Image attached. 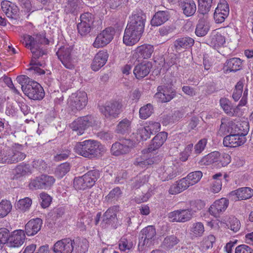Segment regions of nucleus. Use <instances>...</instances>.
I'll return each instance as SVG.
<instances>
[{
  "label": "nucleus",
  "mask_w": 253,
  "mask_h": 253,
  "mask_svg": "<svg viewBox=\"0 0 253 253\" xmlns=\"http://www.w3.org/2000/svg\"><path fill=\"white\" fill-rule=\"evenodd\" d=\"M159 178L163 181L172 179L177 175V168L173 164L169 166L165 165L157 169Z\"/></svg>",
  "instance_id": "15"
},
{
  "label": "nucleus",
  "mask_w": 253,
  "mask_h": 253,
  "mask_svg": "<svg viewBox=\"0 0 253 253\" xmlns=\"http://www.w3.org/2000/svg\"><path fill=\"white\" fill-rule=\"evenodd\" d=\"M119 248L121 251L130 250L133 247L132 237L131 236H124L119 241Z\"/></svg>",
  "instance_id": "45"
},
{
  "label": "nucleus",
  "mask_w": 253,
  "mask_h": 253,
  "mask_svg": "<svg viewBox=\"0 0 253 253\" xmlns=\"http://www.w3.org/2000/svg\"><path fill=\"white\" fill-rule=\"evenodd\" d=\"M115 34L114 29L108 27L103 30L96 38L93 43L95 48L102 47L108 44L113 39Z\"/></svg>",
  "instance_id": "10"
},
{
  "label": "nucleus",
  "mask_w": 253,
  "mask_h": 253,
  "mask_svg": "<svg viewBox=\"0 0 253 253\" xmlns=\"http://www.w3.org/2000/svg\"><path fill=\"white\" fill-rule=\"evenodd\" d=\"M41 199V205L43 208L48 207L51 202V198L47 194L42 192L40 195Z\"/></svg>",
  "instance_id": "64"
},
{
  "label": "nucleus",
  "mask_w": 253,
  "mask_h": 253,
  "mask_svg": "<svg viewBox=\"0 0 253 253\" xmlns=\"http://www.w3.org/2000/svg\"><path fill=\"white\" fill-rule=\"evenodd\" d=\"M91 222L88 216L84 215L79 218L77 226L81 231H85L86 230L87 225H89Z\"/></svg>",
  "instance_id": "57"
},
{
  "label": "nucleus",
  "mask_w": 253,
  "mask_h": 253,
  "mask_svg": "<svg viewBox=\"0 0 253 253\" xmlns=\"http://www.w3.org/2000/svg\"><path fill=\"white\" fill-rule=\"evenodd\" d=\"M23 43L25 44V46L29 48L30 50L31 48L37 46V43L34 42V37L31 36L26 35L23 37Z\"/></svg>",
  "instance_id": "62"
},
{
  "label": "nucleus",
  "mask_w": 253,
  "mask_h": 253,
  "mask_svg": "<svg viewBox=\"0 0 253 253\" xmlns=\"http://www.w3.org/2000/svg\"><path fill=\"white\" fill-rule=\"evenodd\" d=\"M152 67L150 62L141 63L135 67L133 73L137 79L143 78L149 74Z\"/></svg>",
  "instance_id": "28"
},
{
  "label": "nucleus",
  "mask_w": 253,
  "mask_h": 253,
  "mask_svg": "<svg viewBox=\"0 0 253 253\" xmlns=\"http://www.w3.org/2000/svg\"><path fill=\"white\" fill-rule=\"evenodd\" d=\"M88 246V242L85 238L77 237L72 239L73 253H85Z\"/></svg>",
  "instance_id": "26"
},
{
  "label": "nucleus",
  "mask_w": 253,
  "mask_h": 253,
  "mask_svg": "<svg viewBox=\"0 0 253 253\" xmlns=\"http://www.w3.org/2000/svg\"><path fill=\"white\" fill-rule=\"evenodd\" d=\"M231 162V157L227 153L220 154L217 158L216 166L217 167H225Z\"/></svg>",
  "instance_id": "53"
},
{
  "label": "nucleus",
  "mask_w": 253,
  "mask_h": 253,
  "mask_svg": "<svg viewBox=\"0 0 253 253\" xmlns=\"http://www.w3.org/2000/svg\"><path fill=\"white\" fill-rule=\"evenodd\" d=\"M29 172H30V169L28 165H18L14 169L15 174L17 178L24 176Z\"/></svg>",
  "instance_id": "54"
},
{
  "label": "nucleus",
  "mask_w": 253,
  "mask_h": 253,
  "mask_svg": "<svg viewBox=\"0 0 253 253\" xmlns=\"http://www.w3.org/2000/svg\"><path fill=\"white\" fill-rule=\"evenodd\" d=\"M220 105L225 113L230 117L238 115V107L233 106L231 102L226 98H221L219 100Z\"/></svg>",
  "instance_id": "30"
},
{
  "label": "nucleus",
  "mask_w": 253,
  "mask_h": 253,
  "mask_svg": "<svg viewBox=\"0 0 253 253\" xmlns=\"http://www.w3.org/2000/svg\"><path fill=\"white\" fill-rule=\"evenodd\" d=\"M188 188L183 178L174 182L169 187V194L171 195L178 194Z\"/></svg>",
  "instance_id": "39"
},
{
  "label": "nucleus",
  "mask_w": 253,
  "mask_h": 253,
  "mask_svg": "<svg viewBox=\"0 0 253 253\" xmlns=\"http://www.w3.org/2000/svg\"><path fill=\"white\" fill-rule=\"evenodd\" d=\"M218 10L220 13L222 12L225 15H229V7L228 4L225 0H220L215 11H217Z\"/></svg>",
  "instance_id": "61"
},
{
  "label": "nucleus",
  "mask_w": 253,
  "mask_h": 253,
  "mask_svg": "<svg viewBox=\"0 0 253 253\" xmlns=\"http://www.w3.org/2000/svg\"><path fill=\"white\" fill-rule=\"evenodd\" d=\"M22 147L18 145L12 148L0 149V163L13 164L23 160L26 154L21 151Z\"/></svg>",
  "instance_id": "2"
},
{
  "label": "nucleus",
  "mask_w": 253,
  "mask_h": 253,
  "mask_svg": "<svg viewBox=\"0 0 253 253\" xmlns=\"http://www.w3.org/2000/svg\"><path fill=\"white\" fill-rule=\"evenodd\" d=\"M131 129V121L124 119L118 124L116 131L118 133L126 134L128 133Z\"/></svg>",
  "instance_id": "43"
},
{
  "label": "nucleus",
  "mask_w": 253,
  "mask_h": 253,
  "mask_svg": "<svg viewBox=\"0 0 253 253\" xmlns=\"http://www.w3.org/2000/svg\"><path fill=\"white\" fill-rule=\"evenodd\" d=\"M26 85H22L21 89L24 94L29 98L33 100H41L44 96L42 86L37 82L31 81Z\"/></svg>",
  "instance_id": "5"
},
{
  "label": "nucleus",
  "mask_w": 253,
  "mask_h": 253,
  "mask_svg": "<svg viewBox=\"0 0 253 253\" xmlns=\"http://www.w3.org/2000/svg\"><path fill=\"white\" fill-rule=\"evenodd\" d=\"M25 239V233L24 230H15L10 234L7 246L12 248H19L23 244Z\"/></svg>",
  "instance_id": "16"
},
{
  "label": "nucleus",
  "mask_w": 253,
  "mask_h": 253,
  "mask_svg": "<svg viewBox=\"0 0 253 253\" xmlns=\"http://www.w3.org/2000/svg\"><path fill=\"white\" fill-rule=\"evenodd\" d=\"M143 33L126 26L123 37V42L127 46H132L140 40Z\"/></svg>",
  "instance_id": "17"
},
{
  "label": "nucleus",
  "mask_w": 253,
  "mask_h": 253,
  "mask_svg": "<svg viewBox=\"0 0 253 253\" xmlns=\"http://www.w3.org/2000/svg\"><path fill=\"white\" fill-rule=\"evenodd\" d=\"M142 236L139 240V247H150L156 236V230L153 226H148L141 231Z\"/></svg>",
  "instance_id": "12"
},
{
  "label": "nucleus",
  "mask_w": 253,
  "mask_h": 253,
  "mask_svg": "<svg viewBox=\"0 0 253 253\" xmlns=\"http://www.w3.org/2000/svg\"><path fill=\"white\" fill-rule=\"evenodd\" d=\"M55 253H73L72 239L66 238L57 241L53 246Z\"/></svg>",
  "instance_id": "19"
},
{
  "label": "nucleus",
  "mask_w": 253,
  "mask_h": 253,
  "mask_svg": "<svg viewBox=\"0 0 253 253\" xmlns=\"http://www.w3.org/2000/svg\"><path fill=\"white\" fill-rule=\"evenodd\" d=\"M94 17L93 14L89 12H85L83 13L80 16L81 22H82L85 24H87L90 26H94Z\"/></svg>",
  "instance_id": "60"
},
{
  "label": "nucleus",
  "mask_w": 253,
  "mask_h": 253,
  "mask_svg": "<svg viewBox=\"0 0 253 253\" xmlns=\"http://www.w3.org/2000/svg\"><path fill=\"white\" fill-rule=\"evenodd\" d=\"M246 140L243 135L230 134L224 138L223 143L226 147H236L244 144Z\"/></svg>",
  "instance_id": "22"
},
{
  "label": "nucleus",
  "mask_w": 253,
  "mask_h": 253,
  "mask_svg": "<svg viewBox=\"0 0 253 253\" xmlns=\"http://www.w3.org/2000/svg\"><path fill=\"white\" fill-rule=\"evenodd\" d=\"M12 206L8 200H2L0 202V217L6 216L11 211Z\"/></svg>",
  "instance_id": "50"
},
{
  "label": "nucleus",
  "mask_w": 253,
  "mask_h": 253,
  "mask_svg": "<svg viewBox=\"0 0 253 253\" xmlns=\"http://www.w3.org/2000/svg\"><path fill=\"white\" fill-rule=\"evenodd\" d=\"M122 192L120 188L119 187H116L109 192L105 198L106 200L108 202L118 199L120 196Z\"/></svg>",
  "instance_id": "63"
},
{
  "label": "nucleus",
  "mask_w": 253,
  "mask_h": 253,
  "mask_svg": "<svg viewBox=\"0 0 253 253\" xmlns=\"http://www.w3.org/2000/svg\"><path fill=\"white\" fill-rule=\"evenodd\" d=\"M157 91L154 96L158 101L162 103L170 101L175 95V92L171 89L165 85L159 86Z\"/></svg>",
  "instance_id": "18"
},
{
  "label": "nucleus",
  "mask_w": 253,
  "mask_h": 253,
  "mask_svg": "<svg viewBox=\"0 0 253 253\" xmlns=\"http://www.w3.org/2000/svg\"><path fill=\"white\" fill-rule=\"evenodd\" d=\"M169 18V12L168 11H159L155 13L151 20V25L153 26H158L167 21Z\"/></svg>",
  "instance_id": "35"
},
{
  "label": "nucleus",
  "mask_w": 253,
  "mask_h": 253,
  "mask_svg": "<svg viewBox=\"0 0 253 253\" xmlns=\"http://www.w3.org/2000/svg\"><path fill=\"white\" fill-rule=\"evenodd\" d=\"M253 195V190L249 187H242L233 191L229 196L233 200H243L249 199Z\"/></svg>",
  "instance_id": "23"
},
{
  "label": "nucleus",
  "mask_w": 253,
  "mask_h": 253,
  "mask_svg": "<svg viewBox=\"0 0 253 253\" xmlns=\"http://www.w3.org/2000/svg\"><path fill=\"white\" fill-rule=\"evenodd\" d=\"M195 212L191 209H179L169 212L168 218L173 222H185L189 221Z\"/></svg>",
  "instance_id": "7"
},
{
  "label": "nucleus",
  "mask_w": 253,
  "mask_h": 253,
  "mask_svg": "<svg viewBox=\"0 0 253 253\" xmlns=\"http://www.w3.org/2000/svg\"><path fill=\"white\" fill-rule=\"evenodd\" d=\"M74 187L77 190H84L88 188L83 176L74 178Z\"/></svg>",
  "instance_id": "58"
},
{
  "label": "nucleus",
  "mask_w": 253,
  "mask_h": 253,
  "mask_svg": "<svg viewBox=\"0 0 253 253\" xmlns=\"http://www.w3.org/2000/svg\"><path fill=\"white\" fill-rule=\"evenodd\" d=\"M167 138V133L162 131L158 133L152 140L148 148V151L151 152L159 148Z\"/></svg>",
  "instance_id": "29"
},
{
  "label": "nucleus",
  "mask_w": 253,
  "mask_h": 253,
  "mask_svg": "<svg viewBox=\"0 0 253 253\" xmlns=\"http://www.w3.org/2000/svg\"><path fill=\"white\" fill-rule=\"evenodd\" d=\"M179 241V239L175 235H169L165 238L162 245L165 248L170 249L178 244Z\"/></svg>",
  "instance_id": "46"
},
{
  "label": "nucleus",
  "mask_w": 253,
  "mask_h": 253,
  "mask_svg": "<svg viewBox=\"0 0 253 253\" xmlns=\"http://www.w3.org/2000/svg\"><path fill=\"white\" fill-rule=\"evenodd\" d=\"M194 43V40L189 37L179 38L173 42V46L176 50L188 48L191 47Z\"/></svg>",
  "instance_id": "34"
},
{
  "label": "nucleus",
  "mask_w": 253,
  "mask_h": 253,
  "mask_svg": "<svg viewBox=\"0 0 253 253\" xmlns=\"http://www.w3.org/2000/svg\"><path fill=\"white\" fill-rule=\"evenodd\" d=\"M156 162V158H147L145 156L137 158L133 164L139 168L147 169Z\"/></svg>",
  "instance_id": "38"
},
{
  "label": "nucleus",
  "mask_w": 253,
  "mask_h": 253,
  "mask_svg": "<svg viewBox=\"0 0 253 253\" xmlns=\"http://www.w3.org/2000/svg\"><path fill=\"white\" fill-rule=\"evenodd\" d=\"M119 210L120 207L118 206H114L108 209L103 214L102 226L107 227L109 225H113L117 220V213Z\"/></svg>",
  "instance_id": "20"
},
{
  "label": "nucleus",
  "mask_w": 253,
  "mask_h": 253,
  "mask_svg": "<svg viewBox=\"0 0 253 253\" xmlns=\"http://www.w3.org/2000/svg\"><path fill=\"white\" fill-rule=\"evenodd\" d=\"M210 45L215 49H217L225 43V38L221 33L214 31L211 34L210 40Z\"/></svg>",
  "instance_id": "32"
},
{
  "label": "nucleus",
  "mask_w": 253,
  "mask_h": 253,
  "mask_svg": "<svg viewBox=\"0 0 253 253\" xmlns=\"http://www.w3.org/2000/svg\"><path fill=\"white\" fill-rule=\"evenodd\" d=\"M42 224V221L40 218L30 220L25 225V233L28 236L36 235L41 230Z\"/></svg>",
  "instance_id": "24"
},
{
  "label": "nucleus",
  "mask_w": 253,
  "mask_h": 253,
  "mask_svg": "<svg viewBox=\"0 0 253 253\" xmlns=\"http://www.w3.org/2000/svg\"><path fill=\"white\" fill-rule=\"evenodd\" d=\"M88 98L84 91H77L72 93L68 99L69 107L76 112L83 109L87 105Z\"/></svg>",
  "instance_id": "4"
},
{
  "label": "nucleus",
  "mask_w": 253,
  "mask_h": 253,
  "mask_svg": "<svg viewBox=\"0 0 253 253\" xmlns=\"http://www.w3.org/2000/svg\"><path fill=\"white\" fill-rule=\"evenodd\" d=\"M243 62L239 58L234 57L227 59L225 63L224 70L226 73L235 72L242 68Z\"/></svg>",
  "instance_id": "27"
},
{
  "label": "nucleus",
  "mask_w": 253,
  "mask_h": 253,
  "mask_svg": "<svg viewBox=\"0 0 253 253\" xmlns=\"http://www.w3.org/2000/svg\"><path fill=\"white\" fill-rule=\"evenodd\" d=\"M204 231V227L202 223H194L191 227L190 235L192 238L199 237L203 235Z\"/></svg>",
  "instance_id": "44"
},
{
  "label": "nucleus",
  "mask_w": 253,
  "mask_h": 253,
  "mask_svg": "<svg viewBox=\"0 0 253 253\" xmlns=\"http://www.w3.org/2000/svg\"><path fill=\"white\" fill-rule=\"evenodd\" d=\"M73 47L69 45L60 47L56 52L58 59L67 69H73L76 64L77 60L73 54Z\"/></svg>",
  "instance_id": "3"
},
{
  "label": "nucleus",
  "mask_w": 253,
  "mask_h": 253,
  "mask_svg": "<svg viewBox=\"0 0 253 253\" xmlns=\"http://www.w3.org/2000/svg\"><path fill=\"white\" fill-rule=\"evenodd\" d=\"M210 26L209 23L204 19H200L197 25L195 34L198 37H204L209 32Z\"/></svg>",
  "instance_id": "41"
},
{
  "label": "nucleus",
  "mask_w": 253,
  "mask_h": 253,
  "mask_svg": "<svg viewBox=\"0 0 253 253\" xmlns=\"http://www.w3.org/2000/svg\"><path fill=\"white\" fill-rule=\"evenodd\" d=\"M94 123V118L91 116H86L78 118L70 125L71 128L74 131H77L78 135H82L88 127L91 126Z\"/></svg>",
  "instance_id": "6"
},
{
  "label": "nucleus",
  "mask_w": 253,
  "mask_h": 253,
  "mask_svg": "<svg viewBox=\"0 0 253 253\" xmlns=\"http://www.w3.org/2000/svg\"><path fill=\"white\" fill-rule=\"evenodd\" d=\"M108 54L106 51L100 50L95 56L91 64V69L95 71L99 70L106 63Z\"/></svg>",
  "instance_id": "25"
},
{
  "label": "nucleus",
  "mask_w": 253,
  "mask_h": 253,
  "mask_svg": "<svg viewBox=\"0 0 253 253\" xmlns=\"http://www.w3.org/2000/svg\"><path fill=\"white\" fill-rule=\"evenodd\" d=\"M145 126L151 134L155 133L160 130L161 125L158 122L150 121L146 122Z\"/></svg>",
  "instance_id": "59"
},
{
  "label": "nucleus",
  "mask_w": 253,
  "mask_h": 253,
  "mask_svg": "<svg viewBox=\"0 0 253 253\" xmlns=\"http://www.w3.org/2000/svg\"><path fill=\"white\" fill-rule=\"evenodd\" d=\"M154 52V47L149 44H144L138 46L134 50L133 56L137 59H148Z\"/></svg>",
  "instance_id": "21"
},
{
  "label": "nucleus",
  "mask_w": 253,
  "mask_h": 253,
  "mask_svg": "<svg viewBox=\"0 0 253 253\" xmlns=\"http://www.w3.org/2000/svg\"><path fill=\"white\" fill-rule=\"evenodd\" d=\"M83 176L88 188H90L94 185L95 182L100 177V173L98 170L93 169L88 171Z\"/></svg>",
  "instance_id": "40"
},
{
  "label": "nucleus",
  "mask_w": 253,
  "mask_h": 253,
  "mask_svg": "<svg viewBox=\"0 0 253 253\" xmlns=\"http://www.w3.org/2000/svg\"><path fill=\"white\" fill-rule=\"evenodd\" d=\"M32 204V199L29 197L19 200L16 204L17 209L22 212H25L30 209Z\"/></svg>",
  "instance_id": "49"
},
{
  "label": "nucleus",
  "mask_w": 253,
  "mask_h": 253,
  "mask_svg": "<svg viewBox=\"0 0 253 253\" xmlns=\"http://www.w3.org/2000/svg\"><path fill=\"white\" fill-rule=\"evenodd\" d=\"M122 105L118 101H111L107 102L102 106L100 110L101 113L107 118H115L121 113Z\"/></svg>",
  "instance_id": "11"
},
{
  "label": "nucleus",
  "mask_w": 253,
  "mask_h": 253,
  "mask_svg": "<svg viewBox=\"0 0 253 253\" xmlns=\"http://www.w3.org/2000/svg\"><path fill=\"white\" fill-rule=\"evenodd\" d=\"M145 19V15L142 11H134L129 17L126 26L143 33Z\"/></svg>",
  "instance_id": "9"
},
{
  "label": "nucleus",
  "mask_w": 253,
  "mask_h": 253,
  "mask_svg": "<svg viewBox=\"0 0 253 253\" xmlns=\"http://www.w3.org/2000/svg\"><path fill=\"white\" fill-rule=\"evenodd\" d=\"M70 165L69 163L61 164L56 169L55 172L56 176L59 178H62L70 171Z\"/></svg>",
  "instance_id": "51"
},
{
  "label": "nucleus",
  "mask_w": 253,
  "mask_h": 253,
  "mask_svg": "<svg viewBox=\"0 0 253 253\" xmlns=\"http://www.w3.org/2000/svg\"><path fill=\"white\" fill-rule=\"evenodd\" d=\"M203 176L201 171H195L189 173L186 177L182 178L187 187L197 183Z\"/></svg>",
  "instance_id": "37"
},
{
  "label": "nucleus",
  "mask_w": 253,
  "mask_h": 253,
  "mask_svg": "<svg viewBox=\"0 0 253 253\" xmlns=\"http://www.w3.org/2000/svg\"><path fill=\"white\" fill-rule=\"evenodd\" d=\"M133 142L130 139H126L121 142L114 143L111 147V152L114 156H120L128 153L132 147Z\"/></svg>",
  "instance_id": "14"
},
{
  "label": "nucleus",
  "mask_w": 253,
  "mask_h": 253,
  "mask_svg": "<svg viewBox=\"0 0 253 253\" xmlns=\"http://www.w3.org/2000/svg\"><path fill=\"white\" fill-rule=\"evenodd\" d=\"M80 0H68L64 6V12L67 14L77 15L80 10Z\"/></svg>",
  "instance_id": "36"
},
{
  "label": "nucleus",
  "mask_w": 253,
  "mask_h": 253,
  "mask_svg": "<svg viewBox=\"0 0 253 253\" xmlns=\"http://www.w3.org/2000/svg\"><path fill=\"white\" fill-rule=\"evenodd\" d=\"M226 226L234 233H236L240 229L241 223L236 217L231 216L226 223Z\"/></svg>",
  "instance_id": "47"
},
{
  "label": "nucleus",
  "mask_w": 253,
  "mask_h": 253,
  "mask_svg": "<svg viewBox=\"0 0 253 253\" xmlns=\"http://www.w3.org/2000/svg\"><path fill=\"white\" fill-rule=\"evenodd\" d=\"M183 13L187 16L193 15L196 11V5L193 0H178Z\"/></svg>",
  "instance_id": "31"
},
{
  "label": "nucleus",
  "mask_w": 253,
  "mask_h": 253,
  "mask_svg": "<svg viewBox=\"0 0 253 253\" xmlns=\"http://www.w3.org/2000/svg\"><path fill=\"white\" fill-rule=\"evenodd\" d=\"M93 28L94 26H90L82 22L79 23L77 25L78 32L81 36L87 35Z\"/></svg>",
  "instance_id": "55"
},
{
  "label": "nucleus",
  "mask_w": 253,
  "mask_h": 253,
  "mask_svg": "<svg viewBox=\"0 0 253 253\" xmlns=\"http://www.w3.org/2000/svg\"><path fill=\"white\" fill-rule=\"evenodd\" d=\"M153 113V107L151 104L148 103L141 107L139 109V117L142 119H146Z\"/></svg>",
  "instance_id": "52"
},
{
  "label": "nucleus",
  "mask_w": 253,
  "mask_h": 253,
  "mask_svg": "<svg viewBox=\"0 0 253 253\" xmlns=\"http://www.w3.org/2000/svg\"><path fill=\"white\" fill-rule=\"evenodd\" d=\"M213 0H198V11L204 15L210 10Z\"/></svg>",
  "instance_id": "48"
},
{
  "label": "nucleus",
  "mask_w": 253,
  "mask_h": 253,
  "mask_svg": "<svg viewBox=\"0 0 253 253\" xmlns=\"http://www.w3.org/2000/svg\"><path fill=\"white\" fill-rule=\"evenodd\" d=\"M74 150L76 153L84 157L93 158L104 153L106 149L99 142L88 139L77 143Z\"/></svg>",
  "instance_id": "1"
},
{
  "label": "nucleus",
  "mask_w": 253,
  "mask_h": 253,
  "mask_svg": "<svg viewBox=\"0 0 253 253\" xmlns=\"http://www.w3.org/2000/svg\"><path fill=\"white\" fill-rule=\"evenodd\" d=\"M243 83L241 81L237 83L232 94V98L235 101H238L241 98L243 93Z\"/></svg>",
  "instance_id": "56"
},
{
  "label": "nucleus",
  "mask_w": 253,
  "mask_h": 253,
  "mask_svg": "<svg viewBox=\"0 0 253 253\" xmlns=\"http://www.w3.org/2000/svg\"><path fill=\"white\" fill-rule=\"evenodd\" d=\"M55 181V178L52 176L42 175L32 180L29 186L31 189H46L50 188Z\"/></svg>",
  "instance_id": "8"
},
{
  "label": "nucleus",
  "mask_w": 253,
  "mask_h": 253,
  "mask_svg": "<svg viewBox=\"0 0 253 253\" xmlns=\"http://www.w3.org/2000/svg\"><path fill=\"white\" fill-rule=\"evenodd\" d=\"M229 201L225 198H222L215 201L209 209L210 213L215 217H219L227 209Z\"/></svg>",
  "instance_id": "13"
},
{
  "label": "nucleus",
  "mask_w": 253,
  "mask_h": 253,
  "mask_svg": "<svg viewBox=\"0 0 253 253\" xmlns=\"http://www.w3.org/2000/svg\"><path fill=\"white\" fill-rule=\"evenodd\" d=\"M219 156V152L217 151L212 152L208 155L204 156L199 162L201 166L210 165L215 164L216 166L217 158Z\"/></svg>",
  "instance_id": "42"
},
{
  "label": "nucleus",
  "mask_w": 253,
  "mask_h": 253,
  "mask_svg": "<svg viewBox=\"0 0 253 253\" xmlns=\"http://www.w3.org/2000/svg\"><path fill=\"white\" fill-rule=\"evenodd\" d=\"M1 8L7 17L10 18H13L17 15L18 11V7L8 0L2 1Z\"/></svg>",
  "instance_id": "33"
}]
</instances>
